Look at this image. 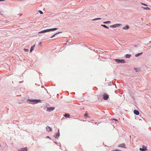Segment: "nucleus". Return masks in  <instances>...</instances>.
I'll return each mask as SVG.
<instances>
[{"label":"nucleus","instance_id":"e433bc0d","mask_svg":"<svg viewBox=\"0 0 151 151\" xmlns=\"http://www.w3.org/2000/svg\"><path fill=\"white\" fill-rule=\"evenodd\" d=\"M57 133H60L59 129L58 130V132Z\"/></svg>","mask_w":151,"mask_h":151},{"label":"nucleus","instance_id":"a211bd4d","mask_svg":"<svg viewBox=\"0 0 151 151\" xmlns=\"http://www.w3.org/2000/svg\"><path fill=\"white\" fill-rule=\"evenodd\" d=\"M134 69L136 72H139L140 71V68H134Z\"/></svg>","mask_w":151,"mask_h":151},{"label":"nucleus","instance_id":"f257e3e1","mask_svg":"<svg viewBox=\"0 0 151 151\" xmlns=\"http://www.w3.org/2000/svg\"><path fill=\"white\" fill-rule=\"evenodd\" d=\"M114 60L116 62L119 63H124L126 62L125 60L124 59H116Z\"/></svg>","mask_w":151,"mask_h":151},{"label":"nucleus","instance_id":"423d86ee","mask_svg":"<svg viewBox=\"0 0 151 151\" xmlns=\"http://www.w3.org/2000/svg\"><path fill=\"white\" fill-rule=\"evenodd\" d=\"M48 32H49V29H47L43 30H42V31H41L39 32H38V34L44 33Z\"/></svg>","mask_w":151,"mask_h":151},{"label":"nucleus","instance_id":"dca6fc26","mask_svg":"<svg viewBox=\"0 0 151 151\" xmlns=\"http://www.w3.org/2000/svg\"><path fill=\"white\" fill-rule=\"evenodd\" d=\"M35 46V45L31 47V49H30V52H32V51L34 50V48Z\"/></svg>","mask_w":151,"mask_h":151},{"label":"nucleus","instance_id":"cd10ccee","mask_svg":"<svg viewBox=\"0 0 151 151\" xmlns=\"http://www.w3.org/2000/svg\"><path fill=\"white\" fill-rule=\"evenodd\" d=\"M139 150L140 151H145V150H144V148H140Z\"/></svg>","mask_w":151,"mask_h":151},{"label":"nucleus","instance_id":"ea45409f","mask_svg":"<svg viewBox=\"0 0 151 151\" xmlns=\"http://www.w3.org/2000/svg\"><path fill=\"white\" fill-rule=\"evenodd\" d=\"M55 143L57 144V143L56 142H55Z\"/></svg>","mask_w":151,"mask_h":151},{"label":"nucleus","instance_id":"72a5a7b5","mask_svg":"<svg viewBox=\"0 0 151 151\" xmlns=\"http://www.w3.org/2000/svg\"><path fill=\"white\" fill-rule=\"evenodd\" d=\"M113 119L115 121H118V120L116 119L113 118Z\"/></svg>","mask_w":151,"mask_h":151},{"label":"nucleus","instance_id":"37998d69","mask_svg":"<svg viewBox=\"0 0 151 151\" xmlns=\"http://www.w3.org/2000/svg\"><path fill=\"white\" fill-rule=\"evenodd\" d=\"M149 47H151V46H149Z\"/></svg>","mask_w":151,"mask_h":151},{"label":"nucleus","instance_id":"9d476101","mask_svg":"<svg viewBox=\"0 0 151 151\" xmlns=\"http://www.w3.org/2000/svg\"><path fill=\"white\" fill-rule=\"evenodd\" d=\"M27 147L22 148L18 150V151H27Z\"/></svg>","mask_w":151,"mask_h":151},{"label":"nucleus","instance_id":"79ce46f5","mask_svg":"<svg viewBox=\"0 0 151 151\" xmlns=\"http://www.w3.org/2000/svg\"><path fill=\"white\" fill-rule=\"evenodd\" d=\"M111 151H115L114 150H112Z\"/></svg>","mask_w":151,"mask_h":151},{"label":"nucleus","instance_id":"1a4fd4ad","mask_svg":"<svg viewBox=\"0 0 151 151\" xmlns=\"http://www.w3.org/2000/svg\"><path fill=\"white\" fill-rule=\"evenodd\" d=\"M60 136V133H56L54 135V137L56 139H58Z\"/></svg>","mask_w":151,"mask_h":151},{"label":"nucleus","instance_id":"58836bf2","mask_svg":"<svg viewBox=\"0 0 151 151\" xmlns=\"http://www.w3.org/2000/svg\"><path fill=\"white\" fill-rule=\"evenodd\" d=\"M134 46H135V47H137V45H135Z\"/></svg>","mask_w":151,"mask_h":151},{"label":"nucleus","instance_id":"a19ab883","mask_svg":"<svg viewBox=\"0 0 151 151\" xmlns=\"http://www.w3.org/2000/svg\"><path fill=\"white\" fill-rule=\"evenodd\" d=\"M130 137V138H131V135L130 136V137Z\"/></svg>","mask_w":151,"mask_h":151},{"label":"nucleus","instance_id":"f704fd0d","mask_svg":"<svg viewBox=\"0 0 151 151\" xmlns=\"http://www.w3.org/2000/svg\"><path fill=\"white\" fill-rule=\"evenodd\" d=\"M115 151H122L121 150H118V149H116V150H114Z\"/></svg>","mask_w":151,"mask_h":151},{"label":"nucleus","instance_id":"2eb2a0df","mask_svg":"<svg viewBox=\"0 0 151 151\" xmlns=\"http://www.w3.org/2000/svg\"><path fill=\"white\" fill-rule=\"evenodd\" d=\"M58 29L57 28H52L49 29V32L52 31L57 29Z\"/></svg>","mask_w":151,"mask_h":151},{"label":"nucleus","instance_id":"0eeeda50","mask_svg":"<svg viewBox=\"0 0 151 151\" xmlns=\"http://www.w3.org/2000/svg\"><path fill=\"white\" fill-rule=\"evenodd\" d=\"M46 131L48 132H52V128L48 126L46 127Z\"/></svg>","mask_w":151,"mask_h":151},{"label":"nucleus","instance_id":"f8f14e48","mask_svg":"<svg viewBox=\"0 0 151 151\" xmlns=\"http://www.w3.org/2000/svg\"><path fill=\"white\" fill-rule=\"evenodd\" d=\"M64 116L66 118H70V115L68 113H65L64 115Z\"/></svg>","mask_w":151,"mask_h":151},{"label":"nucleus","instance_id":"c9c22d12","mask_svg":"<svg viewBox=\"0 0 151 151\" xmlns=\"http://www.w3.org/2000/svg\"><path fill=\"white\" fill-rule=\"evenodd\" d=\"M5 0H0V1H4Z\"/></svg>","mask_w":151,"mask_h":151},{"label":"nucleus","instance_id":"393cba45","mask_svg":"<svg viewBox=\"0 0 151 151\" xmlns=\"http://www.w3.org/2000/svg\"><path fill=\"white\" fill-rule=\"evenodd\" d=\"M49 104H47L46 105H45V107L47 109V108H49Z\"/></svg>","mask_w":151,"mask_h":151},{"label":"nucleus","instance_id":"6ab92c4d","mask_svg":"<svg viewBox=\"0 0 151 151\" xmlns=\"http://www.w3.org/2000/svg\"><path fill=\"white\" fill-rule=\"evenodd\" d=\"M131 55L129 54H127L125 55V57L126 58H129L131 57Z\"/></svg>","mask_w":151,"mask_h":151},{"label":"nucleus","instance_id":"bb28decb","mask_svg":"<svg viewBox=\"0 0 151 151\" xmlns=\"http://www.w3.org/2000/svg\"><path fill=\"white\" fill-rule=\"evenodd\" d=\"M33 99H28L27 101H28L31 102L32 103L33 102Z\"/></svg>","mask_w":151,"mask_h":151},{"label":"nucleus","instance_id":"f3484780","mask_svg":"<svg viewBox=\"0 0 151 151\" xmlns=\"http://www.w3.org/2000/svg\"><path fill=\"white\" fill-rule=\"evenodd\" d=\"M143 54V52H140V53H138L137 54H136L135 55V56L136 57H139V56L140 55H142V54Z\"/></svg>","mask_w":151,"mask_h":151},{"label":"nucleus","instance_id":"2f4dec72","mask_svg":"<svg viewBox=\"0 0 151 151\" xmlns=\"http://www.w3.org/2000/svg\"><path fill=\"white\" fill-rule=\"evenodd\" d=\"M46 138H48V139H51V138L48 136H47L46 137H45Z\"/></svg>","mask_w":151,"mask_h":151},{"label":"nucleus","instance_id":"a878e982","mask_svg":"<svg viewBox=\"0 0 151 151\" xmlns=\"http://www.w3.org/2000/svg\"><path fill=\"white\" fill-rule=\"evenodd\" d=\"M38 12L41 14H43V12L41 10H39L38 11Z\"/></svg>","mask_w":151,"mask_h":151},{"label":"nucleus","instance_id":"c756f323","mask_svg":"<svg viewBox=\"0 0 151 151\" xmlns=\"http://www.w3.org/2000/svg\"><path fill=\"white\" fill-rule=\"evenodd\" d=\"M142 148H144V150H147V147H145V146H142Z\"/></svg>","mask_w":151,"mask_h":151},{"label":"nucleus","instance_id":"c85d7f7f","mask_svg":"<svg viewBox=\"0 0 151 151\" xmlns=\"http://www.w3.org/2000/svg\"><path fill=\"white\" fill-rule=\"evenodd\" d=\"M23 50H24V51H25V52H27V51L29 50H28V49H25V48H24V49H23Z\"/></svg>","mask_w":151,"mask_h":151},{"label":"nucleus","instance_id":"473e14b6","mask_svg":"<svg viewBox=\"0 0 151 151\" xmlns=\"http://www.w3.org/2000/svg\"><path fill=\"white\" fill-rule=\"evenodd\" d=\"M42 45V42H40L39 43L38 45Z\"/></svg>","mask_w":151,"mask_h":151},{"label":"nucleus","instance_id":"c03bdc74","mask_svg":"<svg viewBox=\"0 0 151 151\" xmlns=\"http://www.w3.org/2000/svg\"><path fill=\"white\" fill-rule=\"evenodd\" d=\"M42 87H44V86H42Z\"/></svg>","mask_w":151,"mask_h":151},{"label":"nucleus","instance_id":"f03ea898","mask_svg":"<svg viewBox=\"0 0 151 151\" xmlns=\"http://www.w3.org/2000/svg\"><path fill=\"white\" fill-rule=\"evenodd\" d=\"M41 102V101L40 99H34L33 100L32 104H35L39 103Z\"/></svg>","mask_w":151,"mask_h":151},{"label":"nucleus","instance_id":"5701e85b","mask_svg":"<svg viewBox=\"0 0 151 151\" xmlns=\"http://www.w3.org/2000/svg\"><path fill=\"white\" fill-rule=\"evenodd\" d=\"M103 23L104 24H108L111 23V22L110 21H108L106 22H103Z\"/></svg>","mask_w":151,"mask_h":151},{"label":"nucleus","instance_id":"7c9ffc66","mask_svg":"<svg viewBox=\"0 0 151 151\" xmlns=\"http://www.w3.org/2000/svg\"><path fill=\"white\" fill-rule=\"evenodd\" d=\"M141 4L142 5H144V6H147V5L146 4H145V3H141Z\"/></svg>","mask_w":151,"mask_h":151},{"label":"nucleus","instance_id":"b1692460","mask_svg":"<svg viewBox=\"0 0 151 151\" xmlns=\"http://www.w3.org/2000/svg\"><path fill=\"white\" fill-rule=\"evenodd\" d=\"M142 8H143V9H146V10H150V9L149 7H142Z\"/></svg>","mask_w":151,"mask_h":151},{"label":"nucleus","instance_id":"4c0bfd02","mask_svg":"<svg viewBox=\"0 0 151 151\" xmlns=\"http://www.w3.org/2000/svg\"><path fill=\"white\" fill-rule=\"evenodd\" d=\"M59 144H60V143H58V144H57V145H59Z\"/></svg>","mask_w":151,"mask_h":151},{"label":"nucleus","instance_id":"6e6552de","mask_svg":"<svg viewBox=\"0 0 151 151\" xmlns=\"http://www.w3.org/2000/svg\"><path fill=\"white\" fill-rule=\"evenodd\" d=\"M118 147H122V148H127L126 147L125 144L124 143H122L121 144H119L118 145Z\"/></svg>","mask_w":151,"mask_h":151},{"label":"nucleus","instance_id":"aec40b11","mask_svg":"<svg viewBox=\"0 0 151 151\" xmlns=\"http://www.w3.org/2000/svg\"><path fill=\"white\" fill-rule=\"evenodd\" d=\"M101 26L106 29H109V27L105 24H101Z\"/></svg>","mask_w":151,"mask_h":151},{"label":"nucleus","instance_id":"9b49d317","mask_svg":"<svg viewBox=\"0 0 151 151\" xmlns=\"http://www.w3.org/2000/svg\"><path fill=\"white\" fill-rule=\"evenodd\" d=\"M134 113L135 114L137 115H139V111L138 110H134Z\"/></svg>","mask_w":151,"mask_h":151},{"label":"nucleus","instance_id":"412c9836","mask_svg":"<svg viewBox=\"0 0 151 151\" xmlns=\"http://www.w3.org/2000/svg\"><path fill=\"white\" fill-rule=\"evenodd\" d=\"M88 113H86L84 114V116L85 118H86V117H90L89 116H88Z\"/></svg>","mask_w":151,"mask_h":151},{"label":"nucleus","instance_id":"7ed1b4c3","mask_svg":"<svg viewBox=\"0 0 151 151\" xmlns=\"http://www.w3.org/2000/svg\"><path fill=\"white\" fill-rule=\"evenodd\" d=\"M121 25V24H116L113 25H111L110 27L111 28H116V27H119Z\"/></svg>","mask_w":151,"mask_h":151},{"label":"nucleus","instance_id":"4468645a","mask_svg":"<svg viewBox=\"0 0 151 151\" xmlns=\"http://www.w3.org/2000/svg\"><path fill=\"white\" fill-rule=\"evenodd\" d=\"M62 32H58L56 33L55 34H54V35H53L51 37H50V38H53V37H55L56 35H58V34H59L60 33H62Z\"/></svg>","mask_w":151,"mask_h":151},{"label":"nucleus","instance_id":"ddd939ff","mask_svg":"<svg viewBox=\"0 0 151 151\" xmlns=\"http://www.w3.org/2000/svg\"><path fill=\"white\" fill-rule=\"evenodd\" d=\"M130 27L128 25H127L123 28V29L125 30H127Z\"/></svg>","mask_w":151,"mask_h":151},{"label":"nucleus","instance_id":"20e7f679","mask_svg":"<svg viewBox=\"0 0 151 151\" xmlns=\"http://www.w3.org/2000/svg\"><path fill=\"white\" fill-rule=\"evenodd\" d=\"M109 98V95L106 93H104L103 96V98L104 100H107Z\"/></svg>","mask_w":151,"mask_h":151},{"label":"nucleus","instance_id":"39448f33","mask_svg":"<svg viewBox=\"0 0 151 151\" xmlns=\"http://www.w3.org/2000/svg\"><path fill=\"white\" fill-rule=\"evenodd\" d=\"M55 109V107H49V108H47V109L46 110V111L49 112H51L54 110Z\"/></svg>","mask_w":151,"mask_h":151},{"label":"nucleus","instance_id":"4be33fe9","mask_svg":"<svg viewBox=\"0 0 151 151\" xmlns=\"http://www.w3.org/2000/svg\"><path fill=\"white\" fill-rule=\"evenodd\" d=\"M101 18H96L94 19H92V20H93V21H96V20H101Z\"/></svg>","mask_w":151,"mask_h":151}]
</instances>
